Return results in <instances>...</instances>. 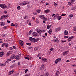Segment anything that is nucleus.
Masks as SVG:
<instances>
[{"label":"nucleus","instance_id":"obj_4","mask_svg":"<svg viewBox=\"0 0 76 76\" xmlns=\"http://www.w3.org/2000/svg\"><path fill=\"white\" fill-rule=\"evenodd\" d=\"M61 58H59L56 59L55 61V63L56 64H57L58 63H59V62L61 61Z\"/></svg>","mask_w":76,"mask_h":76},{"label":"nucleus","instance_id":"obj_33","mask_svg":"<svg viewBox=\"0 0 76 76\" xmlns=\"http://www.w3.org/2000/svg\"><path fill=\"white\" fill-rule=\"evenodd\" d=\"M20 43L21 44H22L23 45H24V42H23L22 41L20 40Z\"/></svg>","mask_w":76,"mask_h":76},{"label":"nucleus","instance_id":"obj_35","mask_svg":"<svg viewBox=\"0 0 76 76\" xmlns=\"http://www.w3.org/2000/svg\"><path fill=\"white\" fill-rule=\"evenodd\" d=\"M17 9L18 10H20V6H18L17 7Z\"/></svg>","mask_w":76,"mask_h":76},{"label":"nucleus","instance_id":"obj_41","mask_svg":"<svg viewBox=\"0 0 76 76\" xmlns=\"http://www.w3.org/2000/svg\"><path fill=\"white\" fill-rule=\"evenodd\" d=\"M6 44V43H4L3 44H2V47H3Z\"/></svg>","mask_w":76,"mask_h":76},{"label":"nucleus","instance_id":"obj_7","mask_svg":"<svg viewBox=\"0 0 76 76\" xmlns=\"http://www.w3.org/2000/svg\"><path fill=\"white\" fill-rule=\"evenodd\" d=\"M68 52H69V51H66L64 52L63 53V56H66L68 54Z\"/></svg>","mask_w":76,"mask_h":76},{"label":"nucleus","instance_id":"obj_30","mask_svg":"<svg viewBox=\"0 0 76 76\" xmlns=\"http://www.w3.org/2000/svg\"><path fill=\"white\" fill-rule=\"evenodd\" d=\"M11 61V59H8L6 61V63H9V61Z\"/></svg>","mask_w":76,"mask_h":76},{"label":"nucleus","instance_id":"obj_8","mask_svg":"<svg viewBox=\"0 0 76 76\" xmlns=\"http://www.w3.org/2000/svg\"><path fill=\"white\" fill-rule=\"evenodd\" d=\"M4 55V52H0V57H1Z\"/></svg>","mask_w":76,"mask_h":76},{"label":"nucleus","instance_id":"obj_27","mask_svg":"<svg viewBox=\"0 0 76 76\" xmlns=\"http://www.w3.org/2000/svg\"><path fill=\"white\" fill-rule=\"evenodd\" d=\"M48 32H49V34H51V33L52 32V30L51 29L49 30L48 31Z\"/></svg>","mask_w":76,"mask_h":76},{"label":"nucleus","instance_id":"obj_55","mask_svg":"<svg viewBox=\"0 0 76 76\" xmlns=\"http://www.w3.org/2000/svg\"><path fill=\"white\" fill-rule=\"evenodd\" d=\"M40 3H44L45 2L43 1H42L40 2Z\"/></svg>","mask_w":76,"mask_h":76},{"label":"nucleus","instance_id":"obj_24","mask_svg":"<svg viewBox=\"0 0 76 76\" xmlns=\"http://www.w3.org/2000/svg\"><path fill=\"white\" fill-rule=\"evenodd\" d=\"M10 54H11V52L10 51L8 52L7 54V56H9Z\"/></svg>","mask_w":76,"mask_h":76},{"label":"nucleus","instance_id":"obj_12","mask_svg":"<svg viewBox=\"0 0 76 76\" xmlns=\"http://www.w3.org/2000/svg\"><path fill=\"white\" fill-rule=\"evenodd\" d=\"M39 17L40 18V19L43 20L44 19V18L45 17L44 16V15H40L39 16Z\"/></svg>","mask_w":76,"mask_h":76},{"label":"nucleus","instance_id":"obj_36","mask_svg":"<svg viewBox=\"0 0 76 76\" xmlns=\"http://www.w3.org/2000/svg\"><path fill=\"white\" fill-rule=\"evenodd\" d=\"M73 16H73V15L72 14H71L69 16V17L70 18H73Z\"/></svg>","mask_w":76,"mask_h":76},{"label":"nucleus","instance_id":"obj_64","mask_svg":"<svg viewBox=\"0 0 76 76\" xmlns=\"http://www.w3.org/2000/svg\"><path fill=\"white\" fill-rule=\"evenodd\" d=\"M29 76V75L28 74H26L25 75V76Z\"/></svg>","mask_w":76,"mask_h":76},{"label":"nucleus","instance_id":"obj_34","mask_svg":"<svg viewBox=\"0 0 76 76\" xmlns=\"http://www.w3.org/2000/svg\"><path fill=\"white\" fill-rule=\"evenodd\" d=\"M45 30H41V32L44 33L45 32Z\"/></svg>","mask_w":76,"mask_h":76},{"label":"nucleus","instance_id":"obj_50","mask_svg":"<svg viewBox=\"0 0 76 76\" xmlns=\"http://www.w3.org/2000/svg\"><path fill=\"white\" fill-rule=\"evenodd\" d=\"M48 72H47L45 73V76H48Z\"/></svg>","mask_w":76,"mask_h":76},{"label":"nucleus","instance_id":"obj_14","mask_svg":"<svg viewBox=\"0 0 76 76\" xmlns=\"http://www.w3.org/2000/svg\"><path fill=\"white\" fill-rule=\"evenodd\" d=\"M37 32L39 34H41V30L39 28H37L36 29Z\"/></svg>","mask_w":76,"mask_h":76},{"label":"nucleus","instance_id":"obj_9","mask_svg":"<svg viewBox=\"0 0 76 76\" xmlns=\"http://www.w3.org/2000/svg\"><path fill=\"white\" fill-rule=\"evenodd\" d=\"M5 23L4 22H0V25L1 26H4L5 25Z\"/></svg>","mask_w":76,"mask_h":76},{"label":"nucleus","instance_id":"obj_20","mask_svg":"<svg viewBox=\"0 0 76 76\" xmlns=\"http://www.w3.org/2000/svg\"><path fill=\"white\" fill-rule=\"evenodd\" d=\"M45 12L46 13H49L50 12V10H47L45 11Z\"/></svg>","mask_w":76,"mask_h":76},{"label":"nucleus","instance_id":"obj_59","mask_svg":"<svg viewBox=\"0 0 76 76\" xmlns=\"http://www.w3.org/2000/svg\"><path fill=\"white\" fill-rule=\"evenodd\" d=\"M71 2H72L73 3V2L74 1H75V0H71Z\"/></svg>","mask_w":76,"mask_h":76},{"label":"nucleus","instance_id":"obj_56","mask_svg":"<svg viewBox=\"0 0 76 76\" xmlns=\"http://www.w3.org/2000/svg\"><path fill=\"white\" fill-rule=\"evenodd\" d=\"M7 23H10V22L9 21V20H7Z\"/></svg>","mask_w":76,"mask_h":76},{"label":"nucleus","instance_id":"obj_38","mask_svg":"<svg viewBox=\"0 0 76 76\" xmlns=\"http://www.w3.org/2000/svg\"><path fill=\"white\" fill-rule=\"evenodd\" d=\"M7 26H5L3 27V29H7Z\"/></svg>","mask_w":76,"mask_h":76},{"label":"nucleus","instance_id":"obj_21","mask_svg":"<svg viewBox=\"0 0 76 76\" xmlns=\"http://www.w3.org/2000/svg\"><path fill=\"white\" fill-rule=\"evenodd\" d=\"M33 35L34 37H37V33L35 32H34L33 33Z\"/></svg>","mask_w":76,"mask_h":76},{"label":"nucleus","instance_id":"obj_45","mask_svg":"<svg viewBox=\"0 0 76 76\" xmlns=\"http://www.w3.org/2000/svg\"><path fill=\"white\" fill-rule=\"evenodd\" d=\"M11 26H15V25L13 23H12L11 24Z\"/></svg>","mask_w":76,"mask_h":76},{"label":"nucleus","instance_id":"obj_62","mask_svg":"<svg viewBox=\"0 0 76 76\" xmlns=\"http://www.w3.org/2000/svg\"><path fill=\"white\" fill-rule=\"evenodd\" d=\"M41 67H45L44 65L42 64L41 65Z\"/></svg>","mask_w":76,"mask_h":76},{"label":"nucleus","instance_id":"obj_2","mask_svg":"<svg viewBox=\"0 0 76 76\" xmlns=\"http://www.w3.org/2000/svg\"><path fill=\"white\" fill-rule=\"evenodd\" d=\"M14 58L16 59V60H19V58L18 57V56L16 55L15 56L14 54L12 55L10 57V59H12Z\"/></svg>","mask_w":76,"mask_h":76},{"label":"nucleus","instance_id":"obj_48","mask_svg":"<svg viewBox=\"0 0 76 76\" xmlns=\"http://www.w3.org/2000/svg\"><path fill=\"white\" fill-rule=\"evenodd\" d=\"M72 66H74V67H76V65H75V64H72Z\"/></svg>","mask_w":76,"mask_h":76},{"label":"nucleus","instance_id":"obj_46","mask_svg":"<svg viewBox=\"0 0 76 76\" xmlns=\"http://www.w3.org/2000/svg\"><path fill=\"white\" fill-rule=\"evenodd\" d=\"M27 45H31V43H26Z\"/></svg>","mask_w":76,"mask_h":76},{"label":"nucleus","instance_id":"obj_16","mask_svg":"<svg viewBox=\"0 0 76 76\" xmlns=\"http://www.w3.org/2000/svg\"><path fill=\"white\" fill-rule=\"evenodd\" d=\"M60 72H59V71H57L56 74H55V76H58V75H59V74H60Z\"/></svg>","mask_w":76,"mask_h":76},{"label":"nucleus","instance_id":"obj_29","mask_svg":"<svg viewBox=\"0 0 76 76\" xmlns=\"http://www.w3.org/2000/svg\"><path fill=\"white\" fill-rule=\"evenodd\" d=\"M32 30H30L28 32V34L29 35H31V34H32Z\"/></svg>","mask_w":76,"mask_h":76},{"label":"nucleus","instance_id":"obj_26","mask_svg":"<svg viewBox=\"0 0 76 76\" xmlns=\"http://www.w3.org/2000/svg\"><path fill=\"white\" fill-rule=\"evenodd\" d=\"M57 19L58 20H60L61 19V17L58 16Z\"/></svg>","mask_w":76,"mask_h":76},{"label":"nucleus","instance_id":"obj_28","mask_svg":"<svg viewBox=\"0 0 76 76\" xmlns=\"http://www.w3.org/2000/svg\"><path fill=\"white\" fill-rule=\"evenodd\" d=\"M8 45H9V44H8L5 43V47L7 48L8 47Z\"/></svg>","mask_w":76,"mask_h":76},{"label":"nucleus","instance_id":"obj_13","mask_svg":"<svg viewBox=\"0 0 76 76\" xmlns=\"http://www.w3.org/2000/svg\"><path fill=\"white\" fill-rule=\"evenodd\" d=\"M22 4L23 5H25V4H29V2H28L24 1L22 3Z\"/></svg>","mask_w":76,"mask_h":76},{"label":"nucleus","instance_id":"obj_17","mask_svg":"<svg viewBox=\"0 0 76 76\" xmlns=\"http://www.w3.org/2000/svg\"><path fill=\"white\" fill-rule=\"evenodd\" d=\"M29 58H30V56L28 55L25 57V58L26 59H27V60H29Z\"/></svg>","mask_w":76,"mask_h":76},{"label":"nucleus","instance_id":"obj_60","mask_svg":"<svg viewBox=\"0 0 76 76\" xmlns=\"http://www.w3.org/2000/svg\"><path fill=\"white\" fill-rule=\"evenodd\" d=\"M45 36H47V33H45Z\"/></svg>","mask_w":76,"mask_h":76},{"label":"nucleus","instance_id":"obj_10","mask_svg":"<svg viewBox=\"0 0 76 76\" xmlns=\"http://www.w3.org/2000/svg\"><path fill=\"white\" fill-rule=\"evenodd\" d=\"M42 61H44L45 62H47V59L44 58H42Z\"/></svg>","mask_w":76,"mask_h":76},{"label":"nucleus","instance_id":"obj_1","mask_svg":"<svg viewBox=\"0 0 76 76\" xmlns=\"http://www.w3.org/2000/svg\"><path fill=\"white\" fill-rule=\"evenodd\" d=\"M29 39L30 41H31V42H37L38 41L39 38H37V39H35L32 37H30L29 38Z\"/></svg>","mask_w":76,"mask_h":76},{"label":"nucleus","instance_id":"obj_61","mask_svg":"<svg viewBox=\"0 0 76 76\" xmlns=\"http://www.w3.org/2000/svg\"><path fill=\"white\" fill-rule=\"evenodd\" d=\"M66 62L68 63L69 62H70V61L69 60H68L66 61Z\"/></svg>","mask_w":76,"mask_h":76},{"label":"nucleus","instance_id":"obj_37","mask_svg":"<svg viewBox=\"0 0 76 76\" xmlns=\"http://www.w3.org/2000/svg\"><path fill=\"white\" fill-rule=\"evenodd\" d=\"M43 20H45V21H47V20H48V19L47 18H45V17L43 18Z\"/></svg>","mask_w":76,"mask_h":76},{"label":"nucleus","instance_id":"obj_43","mask_svg":"<svg viewBox=\"0 0 76 76\" xmlns=\"http://www.w3.org/2000/svg\"><path fill=\"white\" fill-rule=\"evenodd\" d=\"M69 38V36H64V38Z\"/></svg>","mask_w":76,"mask_h":76},{"label":"nucleus","instance_id":"obj_15","mask_svg":"<svg viewBox=\"0 0 76 76\" xmlns=\"http://www.w3.org/2000/svg\"><path fill=\"white\" fill-rule=\"evenodd\" d=\"M68 34H69V32L65 30L64 31V34L65 35H68Z\"/></svg>","mask_w":76,"mask_h":76},{"label":"nucleus","instance_id":"obj_25","mask_svg":"<svg viewBox=\"0 0 76 76\" xmlns=\"http://www.w3.org/2000/svg\"><path fill=\"white\" fill-rule=\"evenodd\" d=\"M54 42H58L59 40L57 39H56L55 40H54Z\"/></svg>","mask_w":76,"mask_h":76},{"label":"nucleus","instance_id":"obj_42","mask_svg":"<svg viewBox=\"0 0 76 76\" xmlns=\"http://www.w3.org/2000/svg\"><path fill=\"white\" fill-rule=\"evenodd\" d=\"M54 6H57V4H57L55 2H54Z\"/></svg>","mask_w":76,"mask_h":76},{"label":"nucleus","instance_id":"obj_49","mask_svg":"<svg viewBox=\"0 0 76 76\" xmlns=\"http://www.w3.org/2000/svg\"><path fill=\"white\" fill-rule=\"evenodd\" d=\"M47 28L48 29H50V27L49 26V25H48L47 26Z\"/></svg>","mask_w":76,"mask_h":76},{"label":"nucleus","instance_id":"obj_19","mask_svg":"<svg viewBox=\"0 0 76 76\" xmlns=\"http://www.w3.org/2000/svg\"><path fill=\"white\" fill-rule=\"evenodd\" d=\"M36 12L38 13H41V10L38 9L36 10Z\"/></svg>","mask_w":76,"mask_h":76},{"label":"nucleus","instance_id":"obj_58","mask_svg":"<svg viewBox=\"0 0 76 76\" xmlns=\"http://www.w3.org/2000/svg\"><path fill=\"white\" fill-rule=\"evenodd\" d=\"M32 19H33V20H35V18L34 17H33L32 18Z\"/></svg>","mask_w":76,"mask_h":76},{"label":"nucleus","instance_id":"obj_31","mask_svg":"<svg viewBox=\"0 0 76 76\" xmlns=\"http://www.w3.org/2000/svg\"><path fill=\"white\" fill-rule=\"evenodd\" d=\"M6 65V64H0V66H5Z\"/></svg>","mask_w":76,"mask_h":76},{"label":"nucleus","instance_id":"obj_39","mask_svg":"<svg viewBox=\"0 0 76 76\" xmlns=\"http://www.w3.org/2000/svg\"><path fill=\"white\" fill-rule=\"evenodd\" d=\"M33 14L34 15H37V13L36 12H34L33 13Z\"/></svg>","mask_w":76,"mask_h":76},{"label":"nucleus","instance_id":"obj_6","mask_svg":"<svg viewBox=\"0 0 76 76\" xmlns=\"http://www.w3.org/2000/svg\"><path fill=\"white\" fill-rule=\"evenodd\" d=\"M7 16H8V15H7L2 16H1L0 19L1 20V19H3L7 18Z\"/></svg>","mask_w":76,"mask_h":76},{"label":"nucleus","instance_id":"obj_52","mask_svg":"<svg viewBox=\"0 0 76 76\" xmlns=\"http://www.w3.org/2000/svg\"><path fill=\"white\" fill-rule=\"evenodd\" d=\"M13 49V48L12 47H10L9 48V49L10 50H12Z\"/></svg>","mask_w":76,"mask_h":76},{"label":"nucleus","instance_id":"obj_47","mask_svg":"<svg viewBox=\"0 0 76 76\" xmlns=\"http://www.w3.org/2000/svg\"><path fill=\"white\" fill-rule=\"evenodd\" d=\"M36 22L37 23H39V21L38 20H36Z\"/></svg>","mask_w":76,"mask_h":76},{"label":"nucleus","instance_id":"obj_5","mask_svg":"<svg viewBox=\"0 0 76 76\" xmlns=\"http://www.w3.org/2000/svg\"><path fill=\"white\" fill-rule=\"evenodd\" d=\"M73 37H71L69 38H68L67 40L68 42H70V41H72V39H73Z\"/></svg>","mask_w":76,"mask_h":76},{"label":"nucleus","instance_id":"obj_32","mask_svg":"<svg viewBox=\"0 0 76 76\" xmlns=\"http://www.w3.org/2000/svg\"><path fill=\"white\" fill-rule=\"evenodd\" d=\"M73 31H76V26H75L73 28Z\"/></svg>","mask_w":76,"mask_h":76},{"label":"nucleus","instance_id":"obj_18","mask_svg":"<svg viewBox=\"0 0 76 76\" xmlns=\"http://www.w3.org/2000/svg\"><path fill=\"white\" fill-rule=\"evenodd\" d=\"M73 4V3L72 2H69L68 3V4L69 6H70L71 5H72Z\"/></svg>","mask_w":76,"mask_h":76},{"label":"nucleus","instance_id":"obj_22","mask_svg":"<svg viewBox=\"0 0 76 76\" xmlns=\"http://www.w3.org/2000/svg\"><path fill=\"white\" fill-rule=\"evenodd\" d=\"M38 50V46H37L34 48V51H37Z\"/></svg>","mask_w":76,"mask_h":76},{"label":"nucleus","instance_id":"obj_23","mask_svg":"<svg viewBox=\"0 0 76 76\" xmlns=\"http://www.w3.org/2000/svg\"><path fill=\"white\" fill-rule=\"evenodd\" d=\"M14 72V70H12L11 71L9 72V75H11Z\"/></svg>","mask_w":76,"mask_h":76},{"label":"nucleus","instance_id":"obj_54","mask_svg":"<svg viewBox=\"0 0 76 76\" xmlns=\"http://www.w3.org/2000/svg\"><path fill=\"white\" fill-rule=\"evenodd\" d=\"M44 67H41L40 68L41 70H42V69H44Z\"/></svg>","mask_w":76,"mask_h":76},{"label":"nucleus","instance_id":"obj_11","mask_svg":"<svg viewBox=\"0 0 76 76\" xmlns=\"http://www.w3.org/2000/svg\"><path fill=\"white\" fill-rule=\"evenodd\" d=\"M61 29V28L60 27H58L56 28H55V30L56 32H58V31H59Z\"/></svg>","mask_w":76,"mask_h":76},{"label":"nucleus","instance_id":"obj_63","mask_svg":"<svg viewBox=\"0 0 76 76\" xmlns=\"http://www.w3.org/2000/svg\"><path fill=\"white\" fill-rule=\"evenodd\" d=\"M55 16V14H53L52 15V17H53V16Z\"/></svg>","mask_w":76,"mask_h":76},{"label":"nucleus","instance_id":"obj_40","mask_svg":"<svg viewBox=\"0 0 76 76\" xmlns=\"http://www.w3.org/2000/svg\"><path fill=\"white\" fill-rule=\"evenodd\" d=\"M66 15V14H63L61 15V16H65Z\"/></svg>","mask_w":76,"mask_h":76},{"label":"nucleus","instance_id":"obj_53","mask_svg":"<svg viewBox=\"0 0 76 76\" xmlns=\"http://www.w3.org/2000/svg\"><path fill=\"white\" fill-rule=\"evenodd\" d=\"M41 53H39L38 54V57H39V56L40 55H41Z\"/></svg>","mask_w":76,"mask_h":76},{"label":"nucleus","instance_id":"obj_3","mask_svg":"<svg viewBox=\"0 0 76 76\" xmlns=\"http://www.w3.org/2000/svg\"><path fill=\"white\" fill-rule=\"evenodd\" d=\"M0 7L1 8L4 9H6L7 8V6L4 4H0Z\"/></svg>","mask_w":76,"mask_h":76},{"label":"nucleus","instance_id":"obj_57","mask_svg":"<svg viewBox=\"0 0 76 76\" xmlns=\"http://www.w3.org/2000/svg\"><path fill=\"white\" fill-rule=\"evenodd\" d=\"M53 48H51L50 49V51H53Z\"/></svg>","mask_w":76,"mask_h":76},{"label":"nucleus","instance_id":"obj_44","mask_svg":"<svg viewBox=\"0 0 76 76\" xmlns=\"http://www.w3.org/2000/svg\"><path fill=\"white\" fill-rule=\"evenodd\" d=\"M28 71V69H26L25 70V73H27V72Z\"/></svg>","mask_w":76,"mask_h":76},{"label":"nucleus","instance_id":"obj_51","mask_svg":"<svg viewBox=\"0 0 76 76\" xmlns=\"http://www.w3.org/2000/svg\"><path fill=\"white\" fill-rule=\"evenodd\" d=\"M61 42H66V40H62Z\"/></svg>","mask_w":76,"mask_h":76}]
</instances>
